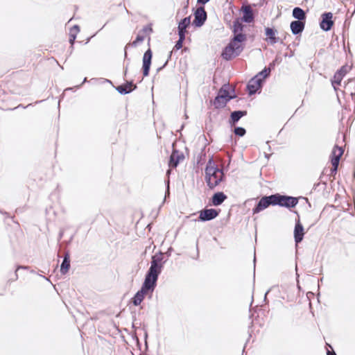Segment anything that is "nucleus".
Wrapping results in <instances>:
<instances>
[{
	"label": "nucleus",
	"instance_id": "obj_1",
	"mask_svg": "<svg viewBox=\"0 0 355 355\" xmlns=\"http://www.w3.org/2000/svg\"><path fill=\"white\" fill-rule=\"evenodd\" d=\"M205 180L209 189H213L223 180L224 173L221 169L211 165V161L209 162L205 168Z\"/></svg>",
	"mask_w": 355,
	"mask_h": 355
},
{
	"label": "nucleus",
	"instance_id": "obj_2",
	"mask_svg": "<svg viewBox=\"0 0 355 355\" xmlns=\"http://www.w3.org/2000/svg\"><path fill=\"white\" fill-rule=\"evenodd\" d=\"M163 256L162 253L156 254L152 257L150 266L146 275V278H148L157 282L159 275L162 272L163 265L162 263Z\"/></svg>",
	"mask_w": 355,
	"mask_h": 355
},
{
	"label": "nucleus",
	"instance_id": "obj_3",
	"mask_svg": "<svg viewBox=\"0 0 355 355\" xmlns=\"http://www.w3.org/2000/svg\"><path fill=\"white\" fill-rule=\"evenodd\" d=\"M157 282L145 277L144 282L139 291L137 292L132 299V302L135 306H139L144 300L145 295L148 293H153Z\"/></svg>",
	"mask_w": 355,
	"mask_h": 355
},
{
	"label": "nucleus",
	"instance_id": "obj_4",
	"mask_svg": "<svg viewBox=\"0 0 355 355\" xmlns=\"http://www.w3.org/2000/svg\"><path fill=\"white\" fill-rule=\"evenodd\" d=\"M243 50L242 43L232 40L229 44L225 48L222 56L226 60H230L238 56Z\"/></svg>",
	"mask_w": 355,
	"mask_h": 355
},
{
	"label": "nucleus",
	"instance_id": "obj_5",
	"mask_svg": "<svg viewBox=\"0 0 355 355\" xmlns=\"http://www.w3.org/2000/svg\"><path fill=\"white\" fill-rule=\"evenodd\" d=\"M273 196L275 205L291 208L294 207L298 202L297 199L295 197L282 196L279 194H275Z\"/></svg>",
	"mask_w": 355,
	"mask_h": 355
},
{
	"label": "nucleus",
	"instance_id": "obj_6",
	"mask_svg": "<svg viewBox=\"0 0 355 355\" xmlns=\"http://www.w3.org/2000/svg\"><path fill=\"white\" fill-rule=\"evenodd\" d=\"M233 97L230 95L227 90L221 89L219 90L217 96L215 98L214 104L216 108L223 107Z\"/></svg>",
	"mask_w": 355,
	"mask_h": 355
},
{
	"label": "nucleus",
	"instance_id": "obj_7",
	"mask_svg": "<svg viewBox=\"0 0 355 355\" xmlns=\"http://www.w3.org/2000/svg\"><path fill=\"white\" fill-rule=\"evenodd\" d=\"M273 198V195L261 198L257 206L252 209L253 214H257L266 209L270 205H275Z\"/></svg>",
	"mask_w": 355,
	"mask_h": 355
},
{
	"label": "nucleus",
	"instance_id": "obj_8",
	"mask_svg": "<svg viewBox=\"0 0 355 355\" xmlns=\"http://www.w3.org/2000/svg\"><path fill=\"white\" fill-rule=\"evenodd\" d=\"M263 84L261 78L259 76H255L248 83L247 88L250 95L254 94L259 89H261Z\"/></svg>",
	"mask_w": 355,
	"mask_h": 355
},
{
	"label": "nucleus",
	"instance_id": "obj_9",
	"mask_svg": "<svg viewBox=\"0 0 355 355\" xmlns=\"http://www.w3.org/2000/svg\"><path fill=\"white\" fill-rule=\"evenodd\" d=\"M333 15L331 12H324L322 15V20L320 23V28L324 31H329L333 24L332 21Z\"/></svg>",
	"mask_w": 355,
	"mask_h": 355
},
{
	"label": "nucleus",
	"instance_id": "obj_10",
	"mask_svg": "<svg viewBox=\"0 0 355 355\" xmlns=\"http://www.w3.org/2000/svg\"><path fill=\"white\" fill-rule=\"evenodd\" d=\"M194 17L193 24L195 26L197 27L202 26L207 19V13L205 8L203 7L197 8L194 13Z\"/></svg>",
	"mask_w": 355,
	"mask_h": 355
},
{
	"label": "nucleus",
	"instance_id": "obj_11",
	"mask_svg": "<svg viewBox=\"0 0 355 355\" xmlns=\"http://www.w3.org/2000/svg\"><path fill=\"white\" fill-rule=\"evenodd\" d=\"M152 56L153 53L150 49H148L144 54L142 69L144 76H147L149 74Z\"/></svg>",
	"mask_w": 355,
	"mask_h": 355
},
{
	"label": "nucleus",
	"instance_id": "obj_12",
	"mask_svg": "<svg viewBox=\"0 0 355 355\" xmlns=\"http://www.w3.org/2000/svg\"><path fill=\"white\" fill-rule=\"evenodd\" d=\"M218 215V211L214 209H205L200 212L199 220L208 221L215 218Z\"/></svg>",
	"mask_w": 355,
	"mask_h": 355
},
{
	"label": "nucleus",
	"instance_id": "obj_13",
	"mask_svg": "<svg viewBox=\"0 0 355 355\" xmlns=\"http://www.w3.org/2000/svg\"><path fill=\"white\" fill-rule=\"evenodd\" d=\"M184 157L182 153H180L178 150H173L170 156L168 165L170 167L175 168L179 162L184 159Z\"/></svg>",
	"mask_w": 355,
	"mask_h": 355
},
{
	"label": "nucleus",
	"instance_id": "obj_14",
	"mask_svg": "<svg viewBox=\"0 0 355 355\" xmlns=\"http://www.w3.org/2000/svg\"><path fill=\"white\" fill-rule=\"evenodd\" d=\"M304 234V227L298 220L295 223L294 229V239L296 243H299L302 241Z\"/></svg>",
	"mask_w": 355,
	"mask_h": 355
},
{
	"label": "nucleus",
	"instance_id": "obj_15",
	"mask_svg": "<svg viewBox=\"0 0 355 355\" xmlns=\"http://www.w3.org/2000/svg\"><path fill=\"white\" fill-rule=\"evenodd\" d=\"M247 114V111L237 110L234 111L230 114L229 123L231 125H234L243 116Z\"/></svg>",
	"mask_w": 355,
	"mask_h": 355
},
{
	"label": "nucleus",
	"instance_id": "obj_16",
	"mask_svg": "<svg viewBox=\"0 0 355 355\" xmlns=\"http://www.w3.org/2000/svg\"><path fill=\"white\" fill-rule=\"evenodd\" d=\"M343 154V150L342 148H340L337 146H336L331 153L332 158H331V164L334 165L335 166L337 164H339V161L340 159V157Z\"/></svg>",
	"mask_w": 355,
	"mask_h": 355
},
{
	"label": "nucleus",
	"instance_id": "obj_17",
	"mask_svg": "<svg viewBox=\"0 0 355 355\" xmlns=\"http://www.w3.org/2000/svg\"><path fill=\"white\" fill-rule=\"evenodd\" d=\"M137 86L133 85L132 82H127L125 84L118 86L116 89L121 94H126L135 89Z\"/></svg>",
	"mask_w": 355,
	"mask_h": 355
},
{
	"label": "nucleus",
	"instance_id": "obj_18",
	"mask_svg": "<svg viewBox=\"0 0 355 355\" xmlns=\"http://www.w3.org/2000/svg\"><path fill=\"white\" fill-rule=\"evenodd\" d=\"M227 196L223 192H217L211 198V202L214 206L220 205L226 199Z\"/></svg>",
	"mask_w": 355,
	"mask_h": 355
},
{
	"label": "nucleus",
	"instance_id": "obj_19",
	"mask_svg": "<svg viewBox=\"0 0 355 355\" xmlns=\"http://www.w3.org/2000/svg\"><path fill=\"white\" fill-rule=\"evenodd\" d=\"M304 23L300 21H293L291 23V30L293 35H297L303 31Z\"/></svg>",
	"mask_w": 355,
	"mask_h": 355
},
{
	"label": "nucleus",
	"instance_id": "obj_20",
	"mask_svg": "<svg viewBox=\"0 0 355 355\" xmlns=\"http://www.w3.org/2000/svg\"><path fill=\"white\" fill-rule=\"evenodd\" d=\"M277 31L272 28H266L265 34L269 40L271 44H275L279 42V37H276Z\"/></svg>",
	"mask_w": 355,
	"mask_h": 355
},
{
	"label": "nucleus",
	"instance_id": "obj_21",
	"mask_svg": "<svg viewBox=\"0 0 355 355\" xmlns=\"http://www.w3.org/2000/svg\"><path fill=\"white\" fill-rule=\"evenodd\" d=\"M191 23L190 17H184L178 24V33L185 35L186 29Z\"/></svg>",
	"mask_w": 355,
	"mask_h": 355
},
{
	"label": "nucleus",
	"instance_id": "obj_22",
	"mask_svg": "<svg viewBox=\"0 0 355 355\" xmlns=\"http://www.w3.org/2000/svg\"><path fill=\"white\" fill-rule=\"evenodd\" d=\"M69 267H70V257H69V254L68 253H66L64 257L63 261L61 263V266H60L61 273L64 274V275L66 274L68 272Z\"/></svg>",
	"mask_w": 355,
	"mask_h": 355
},
{
	"label": "nucleus",
	"instance_id": "obj_23",
	"mask_svg": "<svg viewBox=\"0 0 355 355\" xmlns=\"http://www.w3.org/2000/svg\"><path fill=\"white\" fill-rule=\"evenodd\" d=\"M293 17L297 19V21H301L305 19L306 14L302 8L296 7L293 10Z\"/></svg>",
	"mask_w": 355,
	"mask_h": 355
},
{
	"label": "nucleus",
	"instance_id": "obj_24",
	"mask_svg": "<svg viewBox=\"0 0 355 355\" xmlns=\"http://www.w3.org/2000/svg\"><path fill=\"white\" fill-rule=\"evenodd\" d=\"M254 16L252 10L250 7H245L243 10V20L245 22L250 23L253 21Z\"/></svg>",
	"mask_w": 355,
	"mask_h": 355
},
{
	"label": "nucleus",
	"instance_id": "obj_25",
	"mask_svg": "<svg viewBox=\"0 0 355 355\" xmlns=\"http://www.w3.org/2000/svg\"><path fill=\"white\" fill-rule=\"evenodd\" d=\"M243 25L238 20L234 21L233 33H243Z\"/></svg>",
	"mask_w": 355,
	"mask_h": 355
},
{
	"label": "nucleus",
	"instance_id": "obj_26",
	"mask_svg": "<svg viewBox=\"0 0 355 355\" xmlns=\"http://www.w3.org/2000/svg\"><path fill=\"white\" fill-rule=\"evenodd\" d=\"M343 76L340 73H336L334 79L332 80V85L336 89V85H339L341 83V80L343 79Z\"/></svg>",
	"mask_w": 355,
	"mask_h": 355
},
{
	"label": "nucleus",
	"instance_id": "obj_27",
	"mask_svg": "<svg viewBox=\"0 0 355 355\" xmlns=\"http://www.w3.org/2000/svg\"><path fill=\"white\" fill-rule=\"evenodd\" d=\"M232 40L235 42L243 43L247 40V37L243 33H234V37Z\"/></svg>",
	"mask_w": 355,
	"mask_h": 355
},
{
	"label": "nucleus",
	"instance_id": "obj_28",
	"mask_svg": "<svg viewBox=\"0 0 355 355\" xmlns=\"http://www.w3.org/2000/svg\"><path fill=\"white\" fill-rule=\"evenodd\" d=\"M178 35H179V40L177 41L175 45L174 46V49H175V50H179L182 47V44L185 39V35L180 34V33H178Z\"/></svg>",
	"mask_w": 355,
	"mask_h": 355
},
{
	"label": "nucleus",
	"instance_id": "obj_29",
	"mask_svg": "<svg viewBox=\"0 0 355 355\" xmlns=\"http://www.w3.org/2000/svg\"><path fill=\"white\" fill-rule=\"evenodd\" d=\"M270 69L265 67L261 72H259L257 76H259V78H261L263 81L266 78H267L270 73Z\"/></svg>",
	"mask_w": 355,
	"mask_h": 355
},
{
	"label": "nucleus",
	"instance_id": "obj_30",
	"mask_svg": "<svg viewBox=\"0 0 355 355\" xmlns=\"http://www.w3.org/2000/svg\"><path fill=\"white\" fill-rule=\"evenodd\" d=\"M234 132L236 135L243 137L245 135V129L242 127H236L234 130Z\"/></svg>",
	"mask_w": 355,
	"mask_h": 355
},
{
	"label": "nucleus",
	"instance_id": "obj_31",
	"mask_svg": "<svg viewBox=\"0 0 355 355\" xmlns=\"http://www.w3.org/2000/svg\"><path fill=\"white\" fill-rule=\"evenodd\" d=\"M144 40V35H140V34H139V35L137 36L136 40H135V41L133 42V44L142 42Z\"/></svg>",
	"mask_w": 355,
	"mask_h": 355
},
{
	"label": "nucleus",
	"instance_id": "obj_32",
	"mask_svg": "<svg viewBox=\"0 0 355 355\" xmlns=\"http://www.w3.org/2000/svg\"><path fill=\"white\" fill-rule=\"evenodd\" d=\"M76 34L77 33H71L70 32V38H69V42L73 44L76 38Z\"/></svg>",
	"mask_w": 355,
	"mask_h": 355
},
{
	"label": "nucleus",
	"instance_id": "obj_33",
	"mask_svg": "<svg viewBox=\"0 0 355 355\" xmlns=\"http://www.w3.org/2000/svg\"><path fill=\"white\" fill-rule=\"evenodd\" d=\"M79 31H80V30H79V27H78V26L75 25V26H73V28H71V29L70 32H71V33H78L79 32Z\"/></svg>",
	"mask_w": 355,
	"mask_h": 355
},
{
	"label": "nucleus",
	"instance_id": "obj_34",
	"mask_svg": "<svg viewBox=\"0 0 355 355\" xmlns=\"http://www.w3.org/2000/svg\"><path fill=\"white\" fill-rule=\"evenodd\" d=\"M347 71L345 67H342L340 70H338L336 73H340L342 76L344 77Z\"/></svg>",
	"mask_w": 355,
	"mask_h": 355
},
{
	"label": "nucleus",
	"instance_id": "obj_35",
	"mask_svg": "<svg viewBox=\"0 0 355 355\" xmlns=\"http://www.w3.org/2000/svg\"><path fill=\"white\" fill-rule=\"evenodd\" d=\"M143 31L144 33H150L152 32V28L150 27H148V26H146L143 28Z\"/></svg>",
	"mask_w": 355,
	"mask_h": 355
},
{
	"label": "nucleus",
	"instance_id": "obj_36",
	"mask_svg": "<svg viewBox=\"0 0 355 355\" xmlns=\"http://www.w3.org/2000/svg\"><path fill=\"white\" fill-rule=\"evenodd\" d=\"M338 165L339 164H337L336 166L334 165H332V168L331 169V173H336V171L338 170Z\"/></svg>",
	"mask_w": 355,
	"mask_h": 355
},
{
	"label": "nucleus",
	"instance_id": "obj_37",
	"mask_svg": "<svg viewBox=\"0 0 355 355\" xmlns=\"http://www.w3.org/2000/svg\"><path fill=\"white\" fill-rule=\"evenodd\" d=\"M210 0H198V3H201V4H205L207 3L208 1H209Z\"/></svg>",
	"mask_w": 355,
	"mask_h": 355
},
{
	"label": "nucleus",
	"instance_id": "obj_38",
	"mask_svg": "<svg viewBox=\"0 0 355 355\" xmlns=\"http://www.w3.org/2000/svg\"><path fill=\"white\" fill-rule=\"evenodd\" d=\"M126 62H127V63H126V66H125V73H126V72H127V70H128V64H129V62H130V60H129V59H126Z\"/></svg>",
	"mask_w": 355,
	"mask_h": 355
},
{
	"label": "nucleus",
	"instance_id": "obj_39",
	"mask_svg": "<svg viewBox=\"0 0 355 355\" xmlns=\"http://www.w3.org/2000/svg\"><path fill=\"white\" fill-rule=\"evenodd\" d=\"M327 355H336L334 352H331V351H329V350L327 351Z\"/></svg>",
	"mask_w": 355,
	"mask_h": 355
},
{
	"label": "nucleus",
	"instance_id": "obj_40",
	"mask_svg": "<svg viewBox=\"0 0 355 355\" xmlns=\"http://www.w3.org/2000/svg\"><path fill=\"white\" fill-rule=\"evenodd\" d=\"M275 66V63L274 62H272L269 64V67L270 69H271V67H274Z\"/></svg>",
	"mask_w": 355,
	"mask_h": 355
},
{
	"label": "nucleus",
	"instance_id": "obj_41",
	"mask_svg": "<svg viewBox=\"0 0 355 355\" xmlns=\"http://www.w3.org/2000/svg\"><path fill=\"white\" fill-rule=\"evenodd\" d=\"M167 62H168V60L166 61V62L164 63V64L163 65L162 67H160L159 69H158V70H160L162 69L163 67H164L166 64H167Z\"/></svg>",
	"mask_w": 355,
	"mask_h": 355
},
{
	"label": "nucleus",
	"instance_id": "obj_42",
	"mask_svg": "<svg viewBox=\"0 0 355 355\" xmlns=\"http://www.w3.org/2000/svg\"><path fill=\"white\" fill-rule=\"evenodd\" d=\"M24 107V108H25V107H26L22 106V105H21V104H19V105L17 107H16L15 109H17V108H18V107Z\"/></svg>",
	"mask_w": 355,
	"mask_h": 355
},
{
	"label": "nucleus",
	"instance_id": "obj_43",
	"mask_svg": "<svg viewBox=\"0 0 355 355\" xmlns=\"http://www.w3.org/2000/svg\"><path fill=\"white\" fill-rule=\"evenodd\" d=\"M352 98L354 99V101H355V94H352Z\"/></svg>",
	"mask_w": 355,
	"mask_h": 355
},
{
	"label": "nucleus",
	"instance_id": "obj_44",
	"mask_svg": "<svg viewBox=\"0 0 355 355\" xmlns=\"http://www.w3.org/2000/svg\"><path fill=\"white\" fill-rule=\"evenodd\" d=\"M270 292V290L267 291V292L265 294V298L266 297V295H268V293Z\"/></svg>",
	"mask_w": 355,
	"mask_h": 355
},
{
	"label": "nucleus",
	"instance_id": "obj_45",
	"mask_svg": "<svg viewBox=\"0 0 355 355\" xmlns=\"http://www.w3.org/2000/svg\"><path fill=\"white\" fill-rule=\"evenodd\" d=\"M83 82L80 84V85H78L77 87H80V86H82L83 85Z\"/></svg>",
	"mask_w": 355,
	"mask_h": 355
},
{
	"label": "nucleus",
	"instance_id": "obj_46",
	"mask_svg": "<svg viewBox=\"0 0 355 355\" xmlns=\"http://www.w3.org/2000/svg\"><path fill=\"white\" fill-rule=\"evenodd\" d=\"M83 82L80 84V85H78L77 87H80V86H82L83 85Z\"/></svg>",
	"mask_w": 355,
	"mask_h": 355
},
{
	"label": "nucleus",
	"instance_id": "obj_47",
	"mask_svg": "<svg viewBox=\"0 0 355 355\" xmlns=\"http://www.w3.org/2000/svg\"><path fill=\"white\" fill-rule=\"evenodd\" d=\"M83 82L80 84V85H78L77 87H80V86H82L83 85Z\"/></svg>",
	"mask_w": 355,
	"mask_h": 355
},
{
	"label": "nucleus",
	"instance_id": "obj_48",
	"mask_svg": "<svg viewBox=\"0 0 355 355\" xmlns=\"http://www.w3.org/2000/svg\"><path fill=\"white\" fill-rule=\"evenodd\" d=\"M83 82L80 84V85H78L77 87H80V86H82L83 85Z\"/></svg>",
	"mask_w": 355,
	"mask_h": 355
},
{
	"label": "nucleus",
	"instance_id": "obj_49",
	"mask_svg": "<svg viewBox=\"0 0 355 355\" xmlns=\"http://www.w3.org/2000/svg\"><path fill=\"white\" fill-rule=\"evenodd\" d=\"M87 81V78H85L84 80H83V83H85Z\"/></svg>",
	"mask_w": 355,
	"mask_h": 355
},
{
	"label": "nucleus",
	"instance_id": "obj_50",
	"mask_svg": "<svg viewBox=\"0 0 355 355\" xmlns=\"http://www.w3.org/2000/svg\"><path fill=\"white\" fill-rule=\"evenodd\" d=\"M72 89V88H67L66 90H70Z\"/></svg>",
	"mask_w": 355,
	"mask_h": 355
},
{
	"label": "nucleus",
	"instance_id": "obj_51",
	"mask_svg": "<svg viewBox=\"0 0 355 355\" xmlns=\"http://www.w3.org/2000/svg\"><path fill=\"white\" fill-rule=\"evenodd\" d=\"M353 3L354 5V10H355V2L354 1Z\"/></svg>",
	"mask_w": 355,
	"mask_h": 355
},
{
	"label": "nucleus",
	"instance_id": "obj_52",
	"mask_svg": "<svg viewBox=\"0 0 355 355\" xmlns=\"http://www.w3.org/2000/svg\"><path fill=\"white\" fill-rule=\"evenodd\" d=\"M354 178H355V171H354Z\"/></svg>",
	"mask_w": 355,
	"mask_h": 355
}]
</instances>
